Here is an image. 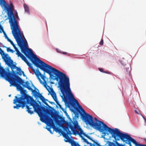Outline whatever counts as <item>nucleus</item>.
I'll return each mask as SVG.
<instances>
[{
	"label": "nucleus",
	"mask_w": 146,
	"mask_h": 146,
	"mask_svg": "<svg viewBox=\"0 0 146 146\" xmlns=\"http://www.w3.org/2000/svg\"><path fill=\"white\" fill-rule=\"evenodd\" d=\"M36 67L48 74L50 77H54L57 81H58V85L62 95L61 97L65 104H69L68 98L73 100L77 106L79 105L78 101L74 98L71 92L69 78L65 74L43 62Z\"/></svg>",
	"instance_id": "f257e3e1"
},
{
	"label": "nucleus",
	"mask_w": 146,
	"mask_h": 146,
	"mask_svg": "<svg viewBox=\"0 0 146 146\" xmlns=\"http://www.w3.org/2000/svg\"><path fill=\"white\" fill-rule=\"evenodd\" d=\"M12 4L13 9L12 10V14L8 13V11L4 9L5 7H1L3 10L6 11L8 16V19H9V22L11 24V29L12 30V32L18 45L20 48L21 52L24 54L36 66L41 63L43 61L40 60L37 57L36 55H35L32 50L28 48H26L25 47L27 45V41L24 42L23 39L20 32V30L19 28V26L18 24L17 21L16 20V19L18 20L19 17L17 13L16 12L15 14V16L13 13V11L14 9V6L12 2L10 3V5L6 3V4L9 5V6ZM9 14H10L9 13Z\"/></svg>",
	"instance_id": "f03ea898"
},
{
	"label": "nucleus",
	"mask_w": 146,
	"mask_h": 146,
	"mask_svg": "<svg viewBox=\"0 0 146 146\" xmlns=\"http://www.w3.org/2000/svg\"><path fill=\"white\" fill-rule=\"evenodd\" d=\"M21 96H20V95H18L17 96H15V98L13 100V103L16 104V106H14L13 108L19 109V108L21 107L22 108L26 106L27 109V111L31 114L34 113L35 111L36 113V105L38 103H36L34 100H31V97L27 94L24 91L21 92Z\"/></svg>",
	"instance_id": "7ed1b4c3"
},
{
	"label": "nucleus",
	"mask_w": 146,
	"mask_h": 146,
	"mask_svg": "<svg viewBox=\"0 0 146 146\" xmlns=\"http://www.w3.org/2000/svg\"><path fill=\"white\" fill-rule=\"evenodd\" d=\"M81 111L84 113L81 114V116L82 120L87 125L88 124L91 126L93 127L95 129L102 133V134L105 136L107 133L109 132L111 128L108 127L106 124L101 121L98 120L96 118H94L96 122H95L93 119V117L89 114L86 113L84 110L83 108Z\"/></svg>",
	"instance_id": "20e7f679"
},
{
	"label": "nucleus",
	"mask_w": 146,
	"mask_h": 146,
	"mask_svg": "<svg viewBox=\"0 0 146 146\" xmlns=\"http://www.w3.org/2000/svg\"><path fill=\"white\" fill-rule=\"evenodd\" d=\"M111 135L112 137L116 140H119L121 139L125 143L129 145V146H132L131 142L134 144L135 146H146L145 145L139 144L136 141L131 137L130 135L127 134L122 133L118 129L115 128V129H111L109 132ZM109 146H125L124 145L117 143V145L113 142H110L109 144Z\"/></svg>",
	"instance_id": "39448f33"
},
{
	"label": "nucleus",
	"mask_w": 146,
	"mask_h": 146,
	"mask_svg": "<svg viewBox=\"0 0 146 146\" xmlns=\"http://www.w3.org/2000/svg\"><path fill=\"white\" fill-rule=\"evenodd\" d=\"M37 110L35 109L36 113L38 114L42 122L45 121L49 124L51 125L53 123L52 119L46 114L47 110L46 108L43 107H41L38 104L36 105Z\"/></svg>",
	"instance_id": "423d86ee"
},
{
	"label": "nucleus",
	"mask_w": 146,
	"mask_h": 146,
	"mask_svg": "<svg viewBox=\"0 0 146 146\" xmlns=\"http://www.w3.org/2000/svg\"><path fill=\"white\" fill-rule=\"evenodd\" d=\"M0 5L1 7H5L4 9L6 10L8 12V14H12V10L13 9V7L12 4H11L10 6L9 5L6 4V2L4 0H0Z\"/></svg>",
	"instance_id": "0eeeda50"
},
{
	"label": "nucleus",
	"mask_w": 146,
	"mask_h": 146,
	"mask_svg": "<svg viewBox=\"0 0 146 146\" xmlns=\"http://www.w3.org/2000/svg\"><path fill=\"white\" fill-rule=\"evenodd\" d=\"M29 66L30 68L34 71L35 72L36 76L38 77V79L39 80H41L38 77L39 76H40L41 78L43 79V78L42 76H43L42 75L40 72L39 70L38 69H37L35 71V70H33V66H30V64H30L29 63V62H28L27 60V59L24 56L23 54L20 57Z\"/></svg>",
	"instance_id": "6e6552de"
},
{
	"label": "nucleus",
	"mask_w": 146,
	"mask_h": 146,
	"mask_svg": "<svg viewBox=\"0 0 146 146\" xmlns=\"http://www.w3.org/2000/svg\"><path fill=\"white\" fill-rule=\"evenodd\" d=\"M67 125L68 127L65 126L63 127L64 131H66V133L64 132L62 134L64 137L65 138L67 139L68 140L69 138L68 135H71L72 134V133L70 131L69 128L71 130H72L75 127L73 125L70 123L68 124Z\"/></svg>",
	"instance_id": "1a4fd4ad"
},
{
	"label": "nucleus",
	"mask_w": 146,
	"mask_h": 146,
	"mask_svg": "<svg viewBox=\"0 0 146 146\" xmlns=\"http://www.w3.org/2000/svg\"><path fill=\"white\" fill-rule=\"evenodd\" d=\"M50 94L52 96V97L53 98L54 101L56 102L57 104L59 106L60 108H62L58 100V99L56 96V94L55 92L53 90L52 91V92Z\"/></svg>",
	"instance_id": "9d476101"
},
{
	"label": "nucleus",
	"mask_w": 146,
	"mask_h": 146,
	"mask_svg": "<svg viewBox=\"0 0 146 146\" xmlns=\"http://www.w3.org/2000/svg\"><path fill=\"white\" fill-rule=\"evenodd\" d=\"M6 63H7V65L9 66L11 68L12 71L14 72L13 70L16 68L17 67L15 65L13 64V61L12 60H11V61L9 60H7L6 61Z\"/></svg>",
	"instance_id": "9b49d317"
},
{
	"label": "nucleus",
	"mask_w": 146,
	"mask_h": 146,
	"mask_svg": "<svg viewBox=\"0 0 146 146\" xmlns=\"http://www.w3.org/2000/svg\"><path fill=\"white\" fill-rule=\"evenodd\" d=\"M72 146H81L74 140H71L70 142Z\"/></svg>",
	"instance_id": "f8f14e48"
},
{
	"label": "nucleus",
	"mask_w": 146,
	"mask_h": 146,
	"mask_svg": "<svg viewBox=\"0 0 146 146\" xmlns=\"http://www.w3.org/2000/svg\"><path fill=\"white\" fill-rule=\"evenodd\" d=\"M17 70L18 71L17 73L20 76L21 75V73H23V71L21 70V69L20 68L17 67L16 68Z\"/></svg>",
	"instance_id": "ddd939ff"
},
{
	"label": "nucleus",
	"mask_w": 146,
	"mask_h": 146,
	"mask_svg": "<svg viewBox=\"0 0 146 146\" xmlns=\"http://www.w3.org/2000/svg\"><path fill=\"white\" fill-rule=\"evenodd\" d=\"M24 6L25 11L28 13H29V8L28 6L25 4H24Z\"/></svg>",
	"instance_id": "4468645a"
},
{
	"label": "nucleus",
	"mask_w": 146,
	"mask_h": 146,
	"mask_svg": "<svg viewBox=\"0 0 146 146\" xmlns=\"http://www.w3.org/2000/svg\"><path fill=\"white\" fill-rule=\"evenodd\" d=\"M72 131L73 134L76 135L77 134H79V132L75 129V128H74L72 130H71Z\"/></svg>",
	"instance_id": "2eb2a0df"
},
{
	"label": "nucleus",
	"mask_w": 146,
	"mask_h": 146,
	"mask_svg": "<svg viewBox=\"0 0 146 146\" xmlns=\"http://www.w3.org/2000/svg\"><path fill=\"white\" fill-rule=\"evenodd\" d=\"M16 54L17 55L18 57H20L23 55V54L20 52L19 50H17L16 51Z\"/></svg>",
	"instance_id": "dca6fc26"
},
{
	"label": "nucleus",
	"mask_w": 146,
	"mask_h": 146,
	"mask_svg": "<svg viewBox=\"0 0 146 146\" xmlns=\"http://www.w3.org/2000/svg\"><path fill=\"white\" fill-rule=\"evenodd\" d=\"M99 70L101 72H104L105 73H106L108 74H110V72H106V71H105L102 68H99Z\"/></svg>",
	"instance_id": "f3484780"
},
{
	"label": "nucleus",
	"mask_w": 146,
	"mask_h": 146,
	"mask_svg": "<svg viewBox=\"0 0 146 146\" xmlns=\"http://www.w3.org/2000/svg\"><path fill=\"white\" fill-rule=\"evenodd\" d=\"M78 129L80 131V133H79V134H78L80 136L81 135L83 134V133H84L83 131L81 129V128L80 127L78 128Z\"/></svg>",
	"instance_id": "a211bd4d"
},
{
	"label": "nucleus",
	"mask_w": 146,
	"mask_h": 146,
	"mask_svg": "<svg viewBox=\"0 0 146 146\" xmlns=\"http://www.w3.org/2000/svg\"><path fill=\"white\" fill-rule=\"evenodd\" d=\"M3 32L4 34H5V33L3 29V27L1 26H0V33H2V32Z\"/></svg>",
	"instance_id": "6ab92c4d"
},
{
	"label": "nucleus",
	"mask_w": 146,
	"mask_h": 146,
	"mask_svg": "<svg viewBox=\"0 0 146 146\" xmlns=\"http://www.w3.org/2000/svg\"><path fill=\"white\" fill-rule=\"evenodd\" d=\"M4 35H5V38L7 39V40L8 41H9V40H10V39L7 36V35H6V33H5V34H4Z\"/></svg>",
	"instance_id": "aec40b11"
},
{
	"label": "nucleus",
	"mask_w": 146,
	"mask_h": 146,
	"mask_svg": "<svg viewBox=\"0 0 146 146\" xmlns=\"http://www.w3.org/2000/svg\"><path fill=\"white\" fill-rule=\"evenodd\" d=\"M80 137H81L82 139L84 140V142H86L87 141V140L86 139H85L82 135L80 136Z\"/></svg>",
	"instance_id": "412c9836"
},
{
	"label": "nucleus",
	"mask_w": 146,
	"mask_h": 146,
	"mask_svg": "<svg viewBox=\"0 0 146 146\" xmlns=\"http://www.w3.org/2000/svg\"><path fill=\"white\" fill-rule=\"evenodd\" d=\"M99 44L101 45H103V40L102 39H101L99 43Z\"/></svg>",
	"instance_id": "4be33fe9"
},
{
	"label": "nucleus",
	"mask_w": 146,
	"mask_h": 146,
	"mask_svg": "<svg viewBox=\"0 0 146 146\" xmlns=\"http://www.w3.org/2000/svg\"><path fill=\"white\" fill-rule=\"evenodd\" d=\"M87 144H89L90 145V146H92L93 145V144H92V143L89 142L88 140L86 142Z\"/></svg>",
	"instance_id": "5701e85b"
},
{
	"label": "nucleus",
	"mask_w": 146,
	"mask_h": 146,
	"mask_svg": "<svg viewBox=\"0 0 146 146\" xmlns=\"http://www.w3.org/2000/svg\"><path fill=\"white\" fill-rule=\"evenodd\" d=\"M46 88V89L48 91V92H49V90L50 89V87L48 86H45Z\"/></svg>",
	"instance_id": "b1692460"
},
{
	"label": "nucleus",
	"mask_w": 146,
	"mask_h": 146,
	"mask_svg": "<svg viewBox=\"0 0 146 146\" xmlns=\"http://www.w3.org/2000/svg\"><path fill=\"white\" fill-rule=\"evenodd\" d=\"M13 47L14 48H15V50L16 51L17 50H18V49H17V48L16 47V46L14 44V45H13Z\"/></svg>",
	"instance_id": "393cba45"
},
{
	"label": "nucleus",
	"mask_w": 146,
	"mask_h": 146,
	"mask_svg": "<svg viewBox=\"0 0 146 146\" xmlns=\"http://www.w3.org/2000/svg\"><path fill=\"white\" fill-rule=\"evenodd\" d=\"M0 53L1 54H4V51H3V50H2L1 48H0Z\"/></svg>",
	"instance_id": "a878e982"
},
{
	"label": "nucleus",
	"mask_w": 146,
	"mask_h": 146,
	"mask_svg": "<svg viewBox=\"0 0 146 146\" xmlns=\"http://www.w3.org/2000/svg\"><path fill=\"white\" fill-rule=\"evenodd\" d=\"M8 41L11 43V44L12 46L14 44L13 42L12 41H11V40H9V41Z\"/></svg>",
	"instance_id": "bb28decb"
},
{
	"label": "nucleus",
	"mask_w": 146,
	"mask_h": 146,
	"mask_svg": "<svg viewBox=\"0 0 146 146\" xmlns=\"http://www.w3.org/2000/svg\"><path fill=\"white\" fill-rule=\"evenodd\" d=\"M135 113L138 114H140L139 112L136 110H135Z\"/></svg>",
	"instance_id": "cd10ccee"
},
{
	"label": "nucleus",
	"mask_w": 146,
	"mask_h": 146,
	"mask_svg": "<svg viewBox=\"0 0 146 146\" xmlns=\"http://www.w3.org/2000/svg\"><path fill=\"white\" fill-rule=\"evenodd\" d=\"M11 49L7 47V50L8 52H10Z\"/></svg>",
	"instance_id": "c85d7f7f"
},
{
	"label": "nucleus",
	"mask_w": 146,
	"mask_h": 146,
	"mask_svg": "<svg viewBox=\"0 0 146 146\" xmlns=\"http://www.w3.org/2000/svg\"><path fill=\"white\" fill-rule=\"evenodd\" d=\"M78 106V107H79V108L80 110H81L83 109V108L79 104Z\"/></svg>",
	"instance_id": "c756f323"
},
{
	"label": "nucleus",
	"mask_w": 146,
	"mask_h": 146,
	"mask_svg": "<svg viewBox=\"0 0 146 146\" xmlns=\"http://www.w3.org/2000/svg\"><path fill=\"white\" fill-rule=\"evenodd\" d=\"M48 130L50 131V132L51 133H52V132H51V131L50 130V129H49V128H48Z\"/></svg>",
	"instance_id": "7c9ffc66"
},
{
	"label": "nucleus",
	"mask_w": 146,
	"mask_h": 146,
	"mask_svg": "<svg viewBox=\"0 0 146 146\" xmlns=\"http://www.w3.org/2000/svg\"><path fill=\"white\" fill-rule=\"evenodd\" d=\"M21 73V75L22 74H23V76H26L25 74H24V72L23 71V73Z\"/></svg>",
	"instance_id": "2f4dec72"
},
{
	"label": "nucleus",
	"mask_w": 146,
	"mask_h": 146,
	"mask_svg": "<svg viewBox=\"0 0 146 146\" xmlns=\"http://www.w3.org/2000/svg\"><path fill=\"white\" fill-rule=\"evenodd\" d=\"M84 136L86 137V135H87V134H86L85 133H83V134H82Z\"/></svg>",
	"instance_id": "473e14b6"
},
{
	"label": "nucleus",
	"mask_w": 146,
	"mask_h": 146,
	"mask_svg": "<svg viewBox=\"0 0 146 146\" xmlns=\"http://www.w3.org/2000/svg\"><path fill=\"white\" fill-rule=\"evenodd\" d=\"M14 52L13 50L11 49V50H10V52Z\"/></svg>",
	"instance_id": "72a5a7b5"
},
{
	"label": "nucleus",
	"mask_w": 146,
	"mask_h": 146,
	"mask_svg": "<svg viewBox=\"0 0 146 146\" xmlns=\"http://www.w3.org/2000/svg\"><path fill=\"white\" fill-rule=\"evenodd\" d=\"M143 118L144 119L145 121V123H146V119L144 117H143Z\"/></svg>",
	"instance_id": "f704fd0d"
},
{
	"label": "nucleus",
	"mask_w": 146,
	"mask_h": 146,
	"mask_svg": "<svg viewBox=\"0 0 146 146\" xmlns=\"http://www.w3.org/2000/svg\"><path fill=\"white\" fill-rule=\"evenodd\" d=\"M49 103H51V104H52V103H53V102H49Z\"/></svg>",
	"instance_id": "c9c22d12"
},
{
	"label": "nucleus",
	"mask_w": 146,
	"mask_h": 146,
	"mask_svg": "<svg viewBox=\"0 0 146 146\" xmlns=\"http://www.w3.org/2000/svg\"><path fill=\"white\" fill-rule=\"evenodd\" d=\"M65 141L66 142H68V140H65Z\"/></svg>",
	"instance_id": "e433bc0d"
},
{
	"label": "nucleus",
	"mask_w": 146,
	"mask_h": 146,
	"mask_svg": "<svg viewBox=\"0 0 146 146\" xmlns=\"http://www.w3.org/2000/svg\"><path fill=\"white\" fill-rule=\"evenodd\" d=\"M11 96V95H9V96L10 97Z\"/></svg>",
	"instance_id": "4c0bfd02"
}]
</instances>
